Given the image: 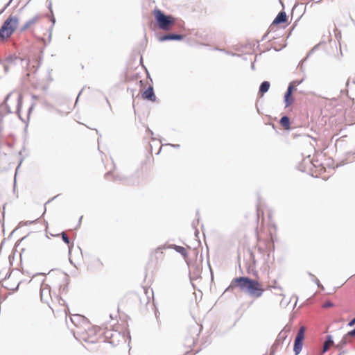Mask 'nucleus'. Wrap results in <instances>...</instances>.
<instances>
[{
	"instance_id": "obj_1",
	"label": "nucleus",
	"mask_w": 355,
	"mask_h": 355,
	"mask_svg": "<svg viewBox=\"0 0 355 355\" xmlns=\"http://www.w3.org/2000/svg\"><path fill=\"white\" fill-rule=\"evenodd\" d=\"M236 288H239L242 292H247L252 297L257 298L261 297L264 291L262 285L258 281L245 277L234 278L232 280L228 289Z\"/></svg>"
},
{
	"instance_id": "obj_2",
	"label": "nucleus",
	"mask_w": 355,
	"mask_h": 355,
	"mask_svg": "<svg viewBox=\"0 0 355 355\" xmlns=\"http://www.w3.org/2000/svg\"><path fill=\"white\" fill-rule=\"evenodd\" d=\"M77 333L83 340L90 343L97 342L101 336V329L92 325L89 322H86Z\"/></svg>"
},
{
	"instance_id": "obj_3",
	"label": "nucleus",
	"mask_w": 355,
	"mask_h": 355,
	"mask_svg": "<svg viewBox=\"0 0 355 355\" xmlns=\"http://www.w3.org/2000/svg\"><path fill=\"white\" fill-rule=\"evenodd\" d=\"M153 16L159 29L168 31L176 25V19L172 15H166L159 9L153 10Z\"/></svg>"
},
{
	"instance_id": "obj_4",
	"label": "nucleus",
	"mask_w": 355,
	"mask_h": 355,
	"mask_svg": "<svg viewBox=\"0 0 355 355\" xmlns=\"http://www.w3.org/2000/svg\"><path fill=\"white\" fill-rule=\"evenodd\" d=\"M19 19L16 16H10L0 28V42H3L11 37L17 29Z\"/></svg>"
},
{
	"instance_id": "obj_5",
	"label": "nucleus",
	"mask_w": 355,
	"mask_h": 355,
	"mask_svg": "<svg viewBox=\"0 0 355 355\" xmlns=\"http://www.w3.org/2000/svg\"><path fill=\"white\" fill-rule=\"evenodd\" d=\"M23 101V95L20 92H12L8 94L4 101L9 112L19 113Z\"/></svg>"
},
{
	"instance_id": "obj_6",
	"label": "nucleus",
	"mask_w": 355,
	"mask_h": 355,
	"mask_svg": "<svg viewBox=\"0 0 355 355\" xmlns=\"http://www.w3.org/2000/svg\"><path fill=\"white\" fill-rule=\"evenodd\" d=\"M258 245L259 250L261 251L270 252L274 249V241L271 234L269 236L263 239L261 235L258 236Z\"/></svg>"
},
{
	"instance_id": "obj_7",
	"label": "nucleus",
	"mask_w": 355,
	"mask_h": 355,
	"mask_svg": "<svg viewBox=\"0 0 355 355\" xmlns=\"http://www.w3.org/2000/svg\"><path fill=\"white\" fill-rule=\"evenodd\" d=\"M305 327H301L297 334L294 342L293 351L295 355H298L302 351L303 346V340L304 339Z\"/></svg>"
},
{
	"instance_id": "obj_8",
	"label": "nucleus",
	"mask_w": 355,
	"mask_h": 355,
	"mask_svg": "<svg viewBox=\"0 0 355 355\" xmlns=\"http://www.w3.org/2000/svg\"><path fill=\"white\" fill-rule=\"evenodd\" d=\"M288 24V16L284 11L280 12L273 20L270 28L272 30L277 25L282 24V27H285Z\"/></svg>"
},
{
	"instance_id": "obj_9",
	"label": "nucleus",
	"mask_w": 355,
	"mask_h": 355,
	"mask_svg": "<svg viewBox=\"0 0 355 355\" xmlns=\"http://www.w3.org/2000/svg\"><path fill=\"white\" fill-rule=\"evenodd\" d=\"M71 321L78 327V330L81 327L85 325L86 322H89L86 318L80 315H73L71 317Z\"/></svg>"
},
{
	"instance_id": "obj_10",
	"label": "nucleus",
	"mask_w": 355,
	"mask_h": 355,
	"mask_svg": "<svg viewBox=\"0 0 355 355\" xmlns=\"http://www.w3.org/2000/svg\"><path fill=\"white\" fill-rule=\"evenodd\" d=\"M164 247H158L153 250L150 254V259L151 261H157L159 259H162L164 257Z\"/></svg>"
},
{
	"instance_id": "obj_11",
	"label": "nucleus",
	"mask_w": 355,
	"mask_h": 355,
	"mask_svg": "<svg viewBox=\"0 0 355 355\" xmlns=\"http://www.w3.org/2000/svg\"><path fill=\"white\" fill-rule=\"evenodd\" d=\"M293 88V86L291 84L288 87L287 92L285 94L284 101L286 107L290 106L291 105L293 104L294 101V98L292 96Z\"/></svg>"
},
{
	"instance_id": "obj_12",
	"label": "nucleus",
	"mask_w": 355,
	"mask_h": 355,
	"mask_svg": "<svg viewBox=\"0 0 355 355\" xmlns=\"http://www.w3.org/2000/svg\"><path fill=\"white\" fill-rule=\"evenodd\" d=\"M141 96L144 99L148 100L150 101H155L156 96L154 94L153 88L152 86H149L142 94Z\"/></svg>"
},
{
	"instance_id": "obj_13",
	"label": "nucleus",
	"mask_w": 355,
	"mask_h": 355,
	"mask_svg": "<svg viewBox=\"0 0 355 355\" xmlns=\"http://www.w3.org/2000/svg\"><path fill=\"white\" fill-rule=\"evenodd\" d=\"M184 37L183 35H179V34H168L166 35H164L159 40L160 41H165V40H181Z\"/></svg>"
},
{
	"instance_id": "obj_14",
	"label": "nucleus",
	"mask_w": 355,
	"mask_h": 355,
	"mask_svg": "<svg viewBox=\"0 0 355 355\" xmlns=\"http://www.w3.org/2000/svg\"><path fill=\"white\" fill-rule=\"evenodd\" d=\"M38 20H39V17H35L30 19L29 21H26L24 24V25L23 26V27L21 28V31H25V30L31 28L33 25H34L37 22H38Z\"/></svg>"
},
{
	"instance_id": "obj_15",
	"label": "nucleus",
	"mask_w": 355,
	"mask_h": 355,
	"mask_svg": "<svg viewBox=\"0 0 355 355\" xmlns=\"http://www.w3.org/2000/svg\"><path fill=\"white\" fill-rule=\"evenodd\" d=\"M270 86V83L268 81H264L261 84L259 91V93L261 94V96H263L266 92L268 91Z\"/></svg>"
},
{
	"instance_id": "obj_16",
	"label": "nucleus",
	"mask_w": 355,
	"mask_h": 355,
	"mask_svg": "<svg viewBox=\"0 0 355 355\" xmlns=\"http://www.w3.org/2000/svg\"><path fill=\"white\" fill-rule=\"evenodd\" d=\"M171 248H173L178 253L181 254L184 258L187 257V251L185 248L176 245H172Z\"/></svg>"
},
{
	"instance_id": "obj_17",
	"label": "nucleus",
	"mask_w": 355,
	"mask_h": 355,
	"mask_svg": "<svg viewBox=\"0 0 355 355\" xmlns=\"http://www.w3.org/2000/svg\"><path fill=\"white\" fill-rule=\"evenodd\" d=\"M62 241L67 245L69 250L73 247V243L71 241L66 232L61 233Z\"/></svg>"
},
{
	"instance_id": "obj_18",
	"label": "nucleus",
	"mask_w": 355,
	"mask_h": 355,
	"mask_svg": "<svg viewBox=\"0 0 355 355\" xmlns=\"http://www.w3.org/2000/svg\"><path fill=\"white\" fill-rule=\"evenodd\" d=\"M281 125L286 130L290 129V119L288 116H284L280 119Z\"/></svg>"
},
{
	"instance_id": "obj_19",
	"label": "nucleus",
	"mask_w": 355,
	"mask_h": 355,
	"mask_svg": "<svg viewBox=\"0 0 355 355\" xmlns=\"http://www.w3.org/2000/svg\"><path fill=\"white\" fill-rule=\"evenodd\" d=\"M333 345L334 342L332 340L331 336H328L323 345V352H327Z\"/></svg>"
},
{
	"instance_id": "obj_20",
	"label": "nucleus",
	"mask_w": 355,
	"mask_h": 355,
	"mask_svg": "<svg viewBox=\"0 0 355 355\" xmlns=\"http://www.w3.org/2000/svg\"><path fill=\"white\" fill-rule=\"evenodd\" d=\"M333 306V304L330 302H326L323 305H322V307L323 308H329V307H331Z\"/></svg>"
},
{
	"instance_id": "obj_21",
	"label": "nucleus",
	"mask_w": 355,
	"mask_h": 355,
	"mask_svg": "<svg viewBox=\"0 0 355 355\" xmlns=\"http://www.w3.org/2000/svg\"><path fill=\"white\" fill-rule=\"evenodd\" d=\"M47 290H48V289H47V288H42L40 289V295H41V300H43L44 292L45 291H47Z\"/></svg>"
},
{
	"instance_id": "obj_22",
	"label": "nucleus",
	"mask_w": 355,
	"mask_h": 355,
	"mask_svg": "<svg viewBox=\"0 0 355 355\" xmlns=\"http://www.w3.org/2000/svg\"><path fill=\"white\" fill-rule=\"evenodd\" d=\"M349 326L352 327V326H354L355 324V318L349 322Z\"/></svg>"
},
{
	"instance_id": "obj_23",
	"label": "nucleus",
	"mask_w": 355,
	"mask_h": 355,
	"mask_svg": "<svg viewBox=\"0 0 355 355\" xmlns=\"http://www.w3.org/2000/svg\"><path fill=\"white\" fill-rule=\"evenodd\" d=\"M348 334H349V336H355V329H353L352 331H349V332L348 333Z\"/></svg>"
},
{
	"instance_id": "obj_24",
	"label": "nucleus",
	"mask_w": 355,
	"mask_h": 355,
	"mask_svg": "<svg viewBox=\"0 0 355 355\" xmlns=\"http://www.w3.org/2000/svg\"><path fill=\"white\" fill-rule=\"evenodd\" d=\"M113 336H114V334H111V336H110V339H111V340H110V343H112V344H114V343H115L114 340L113 339Z\"/></svg>"
},
{
	"instance_id": "obj_25",
	"label": "nucleus",
	"mask_w": 355,
	"mask_h": 355,
	"mask_svg": "<svg viewBox=\"0 0 355 355\" xmlns=\"http://www.w3.org/2000/svg\"><path fill=\"white\" fill-rule=\"evenodd\" d=\"M114 335H115L116 336H120L119 333H118V332H116V331H115V332H114Z\"/></svg>"
}]
</instances>
